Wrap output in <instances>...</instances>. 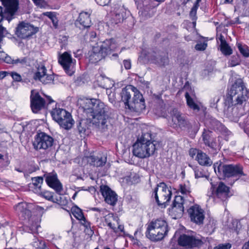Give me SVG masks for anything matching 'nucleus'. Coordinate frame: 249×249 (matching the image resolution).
I'll use <instances>...</instances> for the list:
<instances>
[{
  "label": "nucleus",
  "instance_id": "obj_1",
  "mask_svg": "<svg viewBox=\"0 0 249 249\" xmlns=\"http://www.w3.org/2000/svg\"><path fill=\"white\" fill-rule=\"evenodd\" d=\"M82 108L95 127L101 131L107 128L108 107L103 102L97 99H87L83 102Z\"/></svg>",
  "mask_w": 249,
  "mask_h": 249
},
{
  "label": "nucleus",
  "instance_id": "obj_2",
  "mask_svg": "<svg viewBox=\"0 0 249 249\" xmlns=\"http://www.w3.org/2000/svg\"><path fill=\"white\" fill-rule=\"evenodd\" d=\"M118 44L113 38L107 39L94 46L89 53V61L91 63H96L108 55L116 51Z\"/></svg>",
  "mask_w": 249,
  "mask_h": 249
},
{
  "label": "nucleus",
  "instance_id": "obj_3",
  "mask_svg": "<svg viewBox=\"0 0 249 249\" xmlns=\"http://www.w3.org/2000/svg\"><path fill=\"white\" fill-rule=\"evenodd\" d=\"M146 136L148 134H144L138 139L133 145V155L141 159H145L152 155L156 150V146L153 142L148 140Z\"/></svg>",
  "mask_w": 249,
  "mask_h": 249
},
{
  "label": "nucleus",
  "instance_id": "obj_4",
  "mask_svg": "<svg viewBox=\"0 0 249 249\" xmlns=\"http://www.w3.org/2000/svg\"><path fill=\"white\" fill-rule=\"evenodd\" d=\"M168 231L167 222L164 220L158 219L148 225L146 236L151 240L159 241L162 239Z\"/></svg>",
  "mask_w": 249,
  "mask_h": 249
},
{
  "label": "nucleus",
  "instance_id": "obj_5",
  "mask_svg": "<svg viewBox=\"0 0 249 249\" xmlns=\"http://www.w3.org/2000/svg\"><path fill=\"white\" fill-rule=\"evenodd\" d=\"M32 205L25 202L18 203L14 207V209L17 214L24 220H28L30 226V230L32 232H37L38 229L40 227V219L38 217H31V212Z\"/></svg>",
  "mask_w": 249,
  "mask_h": 249
},
{
  "label": "nucleus",
  "instance_id": "obj_6",
  "mask_svg": "<svg viewBox=\"0 0 249 249\" xmlns=\"http://www.w3.org/2000/svg\"><path fill=\"white\" fill-rule=\"evenodd\" d=\"M229 94L232 100L234 97L236 104L242 105L249 98V89H247L243 81L238 79L232 85Z\"/></svg>",
  "mask_w": 249,
  "mask_h": 249
},
{
  "label": "nucleus",
  "instance_id": "obj_7",
  "mask_svg": "<svg viewBox=\"0 0 249 249\" xmlns=\"http://www.w3.org/2000/svg\"><path fill=\"white\" fill-rule=\"evenodd\" d=\"M51 115L53 119L65 129H71L74 124L71 113L65 109L54 108L51 111Z\"/></svg>",
  "mask_w": 249,
  "mask_h": 249
},
{
  "label": "nucleus",
  "instance_id": "obj_8",
  "mask_svg": "<svg viewBox=\"0 0 249 249\" xmlns=\"http://www.w3.org/2000/svg\"><path fill=\"white\" fill-rule=\"evenodd\" d=\"M172 195L171 190L164 182L157 184L152 193V196H154L158 205H163L164 207H166V204L170 200Z\"/></svg>",
  "mask_w": 249,
  "mask_h": 249
},
{
  "label": "nucleus",
  "instance_id": "obj_9",
  "mask_svg": "<svg viewBox=\"0 0 249 249\" xmlns=\"http://www.w3.org/2000/svg\"><path fill=\"white\" fill-rule=\"evenodd\" d=\"M171 125L174 128L191 131L192 125L188 119L178 109L174 108L171 112Z\"/></svg>",
  "mask_w": 249,
  "mask_h": 249
},
{
  "label": "nucleus",
  "instance_id": "obj_10",
  "mask_svg": "<svg viewBox=\"0 0 249 249\" xmlns=\"http://www.w3.org/2000/svg\"><path fill=\"white\" fill-rule=\"evenodd\" d=\"M213 167L216 174L221 175L222 173L225 177H241L244 175L242 168L237 165H222L221 164L218 165L216 163L214 164Z\"/></svg>",
  "mask_w": 249,
  "mask_h": 249
},
{
  "label": "nucleus",
  "instance_id": "obj_11",
  "mask_svg": "<svg viewBox=\"0 0 249 249\" xmlns=\"http://www.w3.org/2000/svg\"><path fill=\"white\" fill-rule=\"evenodd\" d=\"M5 7L3 12L2 8L0 6V16L1 20L6 19L9 23L17 11L19 4V0H0Z\"/></svg>",
  "mask_w": 249,
  "mask_h": 249
},
{
  "label": "nucleus",
  "instance_id": "obj_12",
  "mask_svg": "<svg viewBox=\"0 0 249 249\" xmlns=\"http://www.w3.org/2000/svg\"><path fill=\"white\" fill-rule=\"evenodd\" d=\"M187 204V202L185 200L184 196H176L171 207L169 209V214L175 219L180 217Z\"/></svg>",
  "mask_w": 249,
  "mask_h": 249
},
{
  "label": "nucleus",
  "instance_id": "obj_13",
  "mask_svg": "<svg viewBox=\"0 0 249 249\" xmlns=\"http://www.w3.org/2000/svg\"><path fill=\"white\" fill-rule=\"evenodd\" d=\"M205 241L204 238L198 239L185 234L181 235L178 239L179 245L188 249L200 248Z\"/></svg>",
  "mask_w": 249,
  "mask_h": 249
},
{
  "label": "nucleus",
  "instance_id": "obj_14",
  "mask_svg": "<svg viewBox=\"0 0 249 249\" xmlns=\"http://www.w3.org/2000/svg\"><path fill=\"white\" fill-rule=\"evenodd\" d=\"M53 139L44 132L38 133L33 142V145L36 150H46L50 148L53 144Z\"/></svg>",
  "mask_w": 249,
  "mask_h": 249
},
{
  "label": "nucleus",
  "instance_id": "obj_15",
  "mask_svg": "<svg viewBox=\"0 0 249 249\" xmlns=\"http://www.w3.org/2000/svg\"><path fill=\"white\" fill-rule=\"evenodd\" d=\"M38 28L32 25L25 22L18 24L16 30V35L21 38H26L37 33Z\"/></svg>",
  "mask_w": 249,
  "mask_h": 249
},
{
  "label": "nucleus",
  "instance_id": "obj_16",
  "mask_svg": "<svg viewBox=\"0 0 249 249\" xmlns=\"http://www.w3.org/2000/svg\"><path fill=\"white\" fill-rule=\"evenodd\" d=\"M188 212L192 222L197 225H201L203 223L205 218L204 211L198 205L191 206Z\"/></svg>",
  "mask_w": 249,
  "mask_h": 249
},
{
  "label": "nucleus",
  "instance_id": "obj_17",
  "mask_svg": "<svg viewBox=\"0 0 249 249\" xmlns=\"http://www.w3.org/2000/svg\"><path fill=\"white\" fill-rule=\"evenodd\" d=\"M130 110L136 112H142L145 109V101L142 95L139 91L132 99L130 105L127 107Z\"/></svg>",
  "mask_w": 249,
  "mask_h": 249
},
{
  "label": "nucleus",
  "instance_id": "obj_18",
  "mask_svg": "<svg viewBox=\"0 0 249 249\" xmlns=\"http://www.w3.org/2000/svg\"><path fill=\"white\" fill-rule=\"evenodd\" d=\"M138 91L137 89L132 85H128L122 89L120 93L121 100L124 103L126 108L129 106L130 102L132 101V95H133V97H135V95Z\"/></svg>",
  "mask_w": 249,
  "mask_h": 249
},
{
  "label": "nucleus",
  "instance_id": "obj_19",
  "mask_svg": "<svg viewBox=\"0 0 249 249\" xmlns=\"http://www.w3.org/2000/svg\"><path fill=\"white\" fill-rule=\"evenodd\" d=\"M58 62L69 75H72L73 73L72 69V58L71 54L67 52H64L60 55Z\"/></svg>",
  "mask_w": 249,
  "mask_h": 249
},
{
  "label": "nucleus",
  "instance_id": "obj_20",
  "mask_svg": "<svg viewBox=\"0 0 249 249\" xmlns=\"http://www.w3.org/2000/svg\"><path fill=\"white\" fill-rule=\"evenodd\" d=\"M30 98L31 109L34 113H37L44 107L45 102L38 92L34 90L31 91Z\"/></svg>",
  "mask_w": 249,
  "mask_h": 249
},
{
  "label": "nucleus",
  "instance_id": "obj_21",
  "mask_svg": "<svg viewBox=\"0 0 249 249\" xmlns=\"http://www.w3.org/2000/svg\"><path fill=\"white\" fill-rule=\"evenodd\" d=\"M100 191L107 204L112 206L116 204L118 200L117 195L110 188L106 185L101 186Z\"/></svg>",
  "mask_w": 249,
  "mask_h": 249
},
{
  "label": "nucleus",
  "instance_id": "obj_22",
  "mask_svg": "<svg viewBox=\"0 0 249 249\" xmlns=\"http://www.w3.org/2000/svg\"><path fill=\"white\" fill-rule=\"evenodd\" d=\"M147 58L152 63L160 66H165L168 63V56L164 53L153 52L148 54Z\"/></svg>",
  "mask_w": 249,
  "mask_h": 249
},
{
  "label": "nucleus",
  "instance_id": "obj_23",
  "mask_svg": "<svg viewBox=\"0 0 249 249\" xmlns=\"http://www.w3.org/2000/svg\"><path fill=\"white\" fill-rule=\"evenodd\" d=\"M229 193V187L226 186L223 182H220L213 194L214 197L224 201L230 197Z\"/></svg>",
  "mask_w": 249,
  "mask_h": 249
},
{
  "label": "nucleus",
  "instance_id": "obj_24",
  "mask_svg": "<svg viewBox=\"0 0 249 249\" xmlns=\"http://www.w3.org/2000/svg\"><path fill=\"white\" fill-rule=\"evenodd\" d=\"M90 14L91 12H81L76 23L77 26L81 29L88 28L90 27L91 25Z\"/></svg>",
  "mask_w": 249,
  "mask_h": 249
},
{
  "label": "nucleus",
  "instance_id": "obj_25",
  "mask_svg": "<svg viewBox=\"0 0 249 249\" xmlns=\"http://www.w3.org/2000/svg\"><path fill=\"white\" fill-rule=\"evenodd\" d=\"M47 184L53 188L56 192H60L62 190V185L58 180L56 174H49L45 176Z\"/></svg>",
  "mask_w": 249,
  "mask_h": 249
},
{
  "label": "nucleus",
  "instance_id": "obj_26",
  "mask_svg": "<svg viewBox=\"0 0 249 249\" xmlns=\"http://www.w3.org/2000/svg\"><path fill=\"white\" fill-rule=\"evenodd\" d=\"M71 212L73 216L77 219L80 221L81 224L84 226L88 230H89L90 232H92V231L90 230V223L86 221L82 210L77 206H74L71 208Z\"/></svg>",
  "mask_w": 249,
  "mask_h": 249
},
{
  "label": "nucleus",
  "instance_id": "obj_27",
  "mask_svg": "<svg viewBox=\"0 0 249 249\" xmlns=\"http://www.w3.org/2000/svg\"><path fill=\"white\" fill-rule=\"evenodd\" d=\"M126 17V10L123 7H115L111 18L113 24H118L123 22Z\"/></svg>",
  "mask_w": 249,
  "mask_h": 249
},
{
  "label": "nucleus",
  "instance_id": "obj_28",
  "mask_svg": "<svg viewBox=\"0 0 249 249\" xmlns=\"http://www.w3.org/2000/svg\"><path fill=\"white\" fill-rule=\"evenodd\" d=\"M196 160L202 166H210L213 164V161L209 157L201 151L197 152Z\"/></svg>",
  "mask_w": 249,
  "mask_h": 249
},
{
  "label": "nucleus",
  "instance_id": "obj_29",
  "mask_svg": "<svg viewBox=\"0 0 249 249\" xmlns=\"http://www.w3.org/2000/svg\"><path fill=\"white\" fill-rule=\"evenodd\" d=\"M185 97L187 105L190 109L195 111H198L200 110L199 106L195 102V95L193 92L189 93L188 91H186Z\"/></svg>",
  "mask_w": 249,
  "mask_h": 249
},
{
  "label": "nucleus",
  "instance_id": "obj_30",
  "mask_svg": "<svg viewBox=\"0 0 249 249\" xmlns=\"http://www.w3.org/2000/svg\"><path fill=\"white\" fill-rule=\"evenodd\" d=\"M88 162L91 165L95 167L103 166L107 162L106 157H99L93 155L90 156L87 158Z\"/></svg>",
  "mask_w": 249,
  "mask_h": 249
},
{
  "label": "nucleus",
  "instance_id": "obj_31",
  "mask_svg": "<svg viewBox=\"0 0 249 249\" xmlns=\"http://www.w3.org/2000/svg\"><path fill=\"white\" fill-rule=\"evenodd\" d=\"M118 220H119V217L113 213H108L105 216V222L110 228L113 227L114 224H117Z\"/></svg>",
  "mask_w": 249,
  "mask_h": 249
},
{
  "label": "nucleus",
  "instance_id": "obj_32",
  "mask_svg": "<svg viewBox=\"0 0 249 249\" xmlns=\"http://www.w3.org/2000/svg\"><path fill=\"white\" fill-rule=\"evenodd\" d=\"M179 190L182 194L186 196L187 198L185 199V200H186L187 202L188 201L189 202V203L194 202V199L193 197L190 196V197L188 198L187 196L189 195L191 193L190 189L188 186L185 184H180Z\"/></svg>",
  "mask_w": 249,
  "mask_h": 249
},
{
  "label": "nucleus",
  "instance_id": "obj_33",
  "mask_svg": "<svg viewBox=\"0 0 249 249\" xmlns=\"http://www.w3.org/2000/svg\"><path fill=\"white\" fill-rule=\"evenodd\" d=\"M32 247L36 249H45L46 248V243L41 239L35 238L31 243Z\"/></svg>",
  "mask_w": 249,
  "mask_h": 249
},
{
  "label": "nucleus",
  "instance_id": "obj_34",
  "mask_svg": "<svg viewBox=\"0 0 249 249\" xmlns=\"http://www.w3.org/2000/svg\"><path fill=\"white\" fill-rule=\"evenodd\" d=\"M46 73H47V69L46 67L43 64H40L38 65L37 68V71L35 73L34 78L36 80H38L41 77L42 75H44Z\"/></svg>",
  "mask_w": 249,
  "mask_h": 249
},
{
  "label": "nucleus",
  "instance_id": "obj_35",
  "mask_svg": "<svg viewBox=\"0 0 249 249\" xmlns=\"http://www.w3.org/2000/svg\"><path fill=\"white\" fill-rule=\"evenodd\" d=\"M43 196L46 199L55 203H59L60 200L61 199V196H54L52 193L48 191L44 192Z\"/></svg>",
  "mask_w": 249,
  "mask_h": 249
},
{
  "label": "nucleus",
  "instance_id": "obj_36",
  "mask_svg": "<svg viewBox=\"0 0 249 249\" xmlns=\"http://www.w3.org/2000/svg\"><path fill=\"white\" fill-rule=\"evenodd\" d=\"M54 77L52 74H48L46 73L42 75L41 77L38 80L44 84H49L53 82Z\"/></svg>",
  "mask_w": 249,
  "mask_h": 249
},
{
  "label": "nucleus",
  "instance_id": "obj_37",
  "mask_svg": "<svg viewBox=\"0 0 249 249\" xmlns=\"http://www.w3.org/2000/svg\"><path fill=\"white\" fill-rule=\"evenodd\" d=\"M43 15L48 17L52 20L53 25L55 28H57L58 27V20L56 17L55 13L52 12H47L44 13Z\"/></svg>",
  "mask_w": 249,
  "mask_h": 249
},
{
  "label": "nucleus",
  "instance_id": "obj_38",
  "mask_svg": "<svg viewBox=\"0 0 249 249\" xmlns=\"http://www.w3.org/2000/svg\"><path fill=\"white\" fill-rule=\"evenodd\" d=\"M110 229L119 234H124V225L121 224L120 219L118 220L117 224H114V225L111 227Z\"/></svg>",
  "mask_w": 249,
  "mask_h": 249
},
{
  "label": "nucleus",
  "instance_id": "obj_39",
  "mask_svg": "<svg viewBox=\"0 0 249 249\" xmlns=\"http://www.w3.org/2000/svg\"><path fill=\"white\" fill-rule=\"evenodd\" d=\"M220 50L222 53L226 55H229L232 53V50L227 42L220 44Z\"/></svg>",
  "mask_w": 249,
  "mask_h": 249
},
{
  "label": "nucleus",
  "instance_id": "obj_40",
  "mask_svg": "<svg viewBox=\"0 0 249 249\" xmlns=\"http://www.w3.org/2000/svg\"><path fill=\"white\" fill-rule=\"evenodd\" d=\"M32 184L36 188L40 189L41 184L43 182V179L42 177H36L32 178Z\"/></svg>",
  "mask_w": 249,
  "mask_h": 249
},
{
  "label": "nucleus",
  "instance_id": "obj_41",
  "mask_svg": "<svg viewBox=\"0 0 249 249\" xmlns=\"http://www.w3.org/2000/svg\"><path fill=\"white\" fill-rule=\"evenodd\" d=\"M237 47L240 52L245 56H249V50L246 46H242L240 44H237Z\"/></svg>",
  "mask_w": 249,
  "mask_h": 249
},
{
  "label": "nucleus",
  "instance_id": "obj_42",
  "mask_svg": "<svg viewBox=\"0 0 249 249\" xmlns=\"http://www.w3.org/2000/svg\"><path fill=\"white\" fill-rule=\"evenodd\" d=\"M87 128L86 123L83 121H80L77 125V129L80 134H84L86 131Z\"/></svg>",
  "mask_w": 249,
  "mask_h": 249
},
{
  "label": "nucleus",
  "instance_id": "obj_43",
  "mask_svg": "<svg viewBox=\"0 0 249 249\" xmlns=\"http://www.w3.org/2000/svg\"><path fill=\"white\" fill-rule=\"evenodd\" d=\"M194 172L196 178H202L204 176V174L202 172L200 168L198 167H194L193 168Z\"/></svg>",
  "mask_w": 249,
  "mask_h": 249
},
{
  "label": "nucleus",
  "instance_id": "obj_44",
  "mask_svg": "<svg viewBox=\"0 0 249 249\" xmlns=\"http://www.w3.org/2000/svg\"><path fill=\"white\" fill-rule=\"evenodd\" d=\"M207 47V43L206 42L198 43L195 46V49L197 51H204Z\"/></svg>",
  "mask_w": 249,
  "mask_h": 249
},
{
  "label": "nucleus",
  "instance_id": "obj_45",
  "mask_svg": "<svg viewBox=\"0 0 249 249\" xmlns=\"http://www.w3.org/2000/svg\"><path fill=\"white\" fill-rule=\"evenodd\" d=\"M13 79V80L17 82H20L21 81L22 78L21 75L16 72H10L9 74Z\"/></svg>",
  "mask_w": 249,
  "mask_h": 249
},
{
  "label": "nucleus",
  "instance_id": "obj_46",
  "mask_svg": "<svg viewBox=\"0 0 249 249\" xmlns=\"http://www.w3.org/2000/svg\"><path fill=\"white\" fill-rule=\"evenodd\" d=\"M27 62V59L25 57H22L20 58H17L14 59L13 64L15 65H24Z\"/></svg>",
  "mask_w": 249,
  "mask_h": 249
},
{
  "label": "nucleus",
  "instance_id": "obj_47",
  "mask_svg": "<svg viewBox=\"0 0 249 249\" xmlns=\"http://www.w3.org/2000/svg\"><path fill=\"white\" fill-rule=\"evenodd\" d=\"M231 248V245L230 243L221 244L216 246L213 249H230Z\"/></svg>",
  "mask_w": 249,
  "mask_h": 249
},
{
  "label": "nucleus",
  "instance_id": "obj_48",
  "mask_svg": "<svg viewBox=\"0 0 249 249\" xmlns=\"http://www.w3.org/2000/svg\"><path fill=\"white\" fill-rule=\"evenodd\" d=\"M197 8H198V7H197L196 6L194 5L190 12V16L192 18V20L196 19V11H197Z\"/></svg>",
  "mask_w": 249,
  "mask_h": 249
},
{
  "label": "nucleus",
  "instance_id": "obj_49",
  "mask_svg": "<svg viewBox=\"0 0 249 249\" xmlns=\"http://www.w3.org/2000/svg\"><path fill=\"white\" fill-rule=\"evenodd\" d=\"M33 1L36 5L40 8H43L46 5L44 0H33Z\"/></svg>",
  "mask_w": 249,
  "mask_h": 249
},
{
  "label": "nucleus",
  "instance_id": "obj_50",
  "mask_svg": "<svg viewBox=\"0 0 249 249\" xmlns=\"http://www.w3.org/2000/svg\"><path fill=\"white\" fill-rule=\"evenodd\" d=\"M123 64L126 70H129L131 67V63L129 59L124 60L123 61Z\"/></svg>",
  "mask_w": 249,
  "mask_h": 249
},
{
  "label": "nucleus",
  "instance_id": "obj_51",
  "mask_svg": "<svg viewBox=\"0 0 249 249\" xmlns=\"http://www.w3.org/2000/svg\"><path fill=\"white\" fill-rule=\"evenodd\" d=\"M14 60V59H13L10 56L7 55V54L3 60V61L7 63L12 64H13Z\"/></svg>",
  "mask_w": 249,
  "mask_h": 249
},
{
  "label": "nucleus",
  "instance_id": "obj_52",
  "mask_svg": "<svg viewBox=\"0 0 249 249\" xmlns=\"http://www.w3.org/2000/svg\"><path fill=\"white\" fill-rule=\"evenodd\" d=\"M97 3L102 6H105L110 2V0H95Z\"/></svg>",
  "mask_w": 249,
  "mask_h": 249
},
{
  "label": "nucleus",
  "instance_id": "obj_53",
  "mask_svg": "<svg viewBox=\"0 0 249 249\" xmlns=\"http://www.w3.org/2000/svg\"><path fill=\"white\" fill-rule=\"evenodd\" d=\"M202 138L205 143L209 145L208 134L206 132H204L202 134Z\"/></svg>",
  "mask_w": 249,
  "mask_h": 249
},
{
  "label": "nucleus",
  "instance_id": "obj_54",
  "mask_svg": "<svg viewBox=\"0 0 249 249\" xmlns=\"http://www.w3.org/2000/svg\"><path fill=\"white\" fill-rule=\"evenodd\" d=\"M217 41H220V44H223L227 42L225 39L224 36L222 34L217 36Z\"/></svg>",
  "mask_w": 249,
  "mask_h": 249
},
{
  "label": "nucleus",
  "instance_id": "obj_55",
  "mask_svg": "<svg viewBox=\"0 0 249 249\" xmlns=\"http://www.w3.org/2000/svg\"><path fill=\"white\" fill-rule=\"evenodd\" d=\"M198 151H199V150H197L196 149H191L189 151V155L190 156L192 157V158H194V156L197 153V152Z\"/></svg>",
  "mask_w": 249,
  "mask_h": 249
},
{
  "label": "nucleus",
  "instance_id": "obj_56",
  "mask_svg": "<svg viewBox=\"0 0 249 249\" xmlns=\"http://www.w3.org/2000/svg\"><path fill=\"white\" fill-rule=\"evenodd\" d=\"M9 72L6 71H0V79L4 78L6 75H8Z\"/></svg>",
  "mask_w": 249,
  "mask_h": 249
},
{
  "label": "nucleus",
  "instance_id": "obj_57",
  "mask_svg": "<svg viewBox=\"0 0 249 249\" xmlns=\"http://www.w3.org/2000/svg\"><path fill=\"white\" fill-rule=\"evenodd\" d=\"M6 54L0 49V60H3Z\"/></svg>",
  "mask_w": 249,
  "mask_h": 249
},
{
  "label": "nucleus",
  "instance_id": "obj_58",
  "mask_svg": "<svg viewBox=\"0 0 249 249\" xmlns=\"http://www.w3.org/2000/svg\"><path fill=\"white\" fill-rule=\"evenodd\" d=\"M91 210L93 211H97V212H99V213L102 212L103 213H104V211H106L105 209H100L98 208H96V207L92 208L91 209Z\"/></svg>",
  "mask_w": 249,
  "mask_h": 249
},
{
  "label": "nucleus",
  "instance_id": "obj_59",
  "mask_svg": "<svg viewBox=\"0 0 249 249\" xmlns=\"http://www.w3.org/2000/svg\"><path fill=\"white\" fill-rule=\"evenodd\" d=\"M238 64V62L235 61L234 60H231L230 62L229 65L231 67H233Z\"/></svg>",
  "mask_w": 249,
  "mask_h": 249
},
{
  "label": "nucleus",
  "instance_id": "obj_60",
  "mask_svg": "<svg viewBox=\"0 0 249 249\" xmlns=\"http://www.w3.org/2000/svg\"><path fill=\"white\" fill-rule=\"evenodd\" d=\"M242 249H249V240L244 244Z\"/></svg>",
  "mask_w": 249,
  "mask_h": 249
},
{
  "label": "nucleus",
  "instance_id": "obj_61",
  "mask_svg": "<svg viewBox=\"0 0 249 249\" xmlns=\"http://www.w3.org/2000/svg\"><path fill=\"white\" fill-rule=\"evenodd\" d=\"M185 39L187 41H189L192 40L193 39V38L191 36H185Z\"/></svg>",
  "mask_w": 249,
  "mask_h": 249
},
{
  "label": "nucleus",
  "instance_id": "obj_62",
  "mask_svg": "<svg viewBox=\"0 0 249 249\" xmlns=\"http://www.w3.org/2000/svg\"><path fill=\"white\" fill-rule=\"evenodd\" d=\"M201 0H196L194 5L196 6L197 7H198V6H199L198 3L201 1Z\"/></svg>",
  "mask_w": 249,
  "mask_h": 249
},
{
  "label": "nucleus",
  "instance_id": "obj_63",
  "mask_svg": "<svg viewBox=\"0 0 249 249\" xmlns=\"http://www.w3.org/2000/svg\"><path fill=\"white\" fill-rule=\"evenodd\" d=\"M233 225H234V224H235V225H236V228H237H237H238V225H239V226L240 225V223H239V222H237V221H235V222H233Z\"/></svg>",
  "mask_w": 249,
  "mask_h": 249
},
{
  "label": "nucleus",
  "instance_id": "obj_64",
  "mask_svg": "<svg viewBox=\"0 0 249 249\" xmlns=\"http://www.w3.org/2000/svg\"><path fill=\"white\" fill-rule=\"evenodd\" d=\"M77 194L78 193L77 192H75L74 195H73L72 197V198L73 199H74L75 198V197H76L77 195Z\"/></svg>",
  "mask_w": 249,
  "mask_h": 249
}]
</instances>
